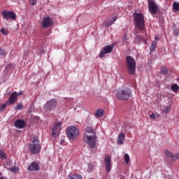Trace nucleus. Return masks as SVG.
<instances>
[{
    "mask_svg": "<svg viewBox=\"0 0 179 179\" xmlns=\"http://www.w3.org/2000/svg\"><path fill=\"white\" fill-rule=\"evenodd\" d=\"M45 52L43 50L41 52V55H43V54H44Z\"/></svg>",
    "mask_w": 179,
    "mask_h": 179,
    "instance_id": "a18cd8bd",
    "label": "nucleus"
},
{
    "mask_svg": "<svg viewBox=\"0 0 179 179\" xmlns=\"http://www.w3.org/2000/svg\"><path fill=\"white\" fill-rule=\"evenodd\" d=\"M1 33H2L3 36H8V31L6 29H5V28H1Z\"/></svg>",
    "mask_w": 179,
    "mask_h": 179,
    "instance_id": "f704fd0d",
    "label": "nucleus"
},
{
    "mask_svg": "<svg viewBox=\"0 0 179 179\" xmlns=\"http://www.w3.org/2000/svg\"><path fill=\"white\" fill-rule=\"evenodd\" d=\"M179 159V153H177L174 155V162H176V160H178Z\"/></svg>",
    "mask_w": 179,
    "mask_h": 179,
    "instance_id": "4c0bfd02",
    "label": "nucleus"
},
{
    "mask_svg": "<svg viewBox=\"0 0 179 179\" xmlns=\"http://www.w3.org/2000/svg\"><path fill=\"white\" fill-rule=\"evenodd\" d=\"M14 125L15 128H17L18 129H23V128L26 127V122L22 120H17L15 122Z\"/></svg>",
    "mask_w": 179,
    "mask_h": 179,
    "instance_id": "2eb2a0df",
    "label": "nucleus"
},
{
    "mask_svg": "<svg viewBox=\"0 0 179 179\" xmlns=\"http://www.w3.org/2000/svg\"><path fill=\"white\" fill-rule=\"evenodd\" d=\"M61 125H62V122H61L53 125L52 129V135L53 138H58V135H59V131H61Z\"/></svg>",
    "mask_w": 179,
    "mask_h": 179,
    "instance_id": "9d476101",
    "label": "nucleus"
},
{
    "mask_svg": "<svg viewBox=\"0 0 179 179\" xmlns=\"http://www.w3.org/2000/svg\"><path fill=\"white\" fill-rule=\"evenodd\" d=\"M11 94H13L14 97L16 99V102L17 101V96H22L23 94V91H20V92H14Z\"/></svg>",
    "mask_w": 179,
    "mask_h": 179,
    "instance_id": "5701e85b",
    "label": "nucleus"
},
{
    "mask_svg": "<svg viewBox=\"0 0 179 179\" xmlns=\"http://www.w3.org/2000/svg\"><path fill=\"white\" fill-rule=\"evenodd\" d=\"M66 136L70 141H76L79 136V131L75 126H71L66 129Z\"/></svg>",
    "mask_w": 179,
    "mask_h": 179,
    "instance_id": "423d86ee",
    "label": "nucleus"
},
{
    "mask_svg": "<svg viewBox=\"0 0 179 179\" xmlns=\"http://www.w3.org/2000/svg\"><path fill=\"white\" fill-rule=\"evenodd\" d=\"M29 150L31 155H38L41 152V144L38 136H34L29 145Z\"/></svg>",
    "mask_w": 179,
    "mask_h": 179,
    "instance_id": "f03ea898",
    "label": "nucleus"
},
{
    "mask_svg": "<svg viewBox=\"0 0 179 179\" xmlns=\"http://www.w3.org/2000/svg\"><path fill=\"white\" fill-rule=\"evenodd\" d=\"M52 20L50 17H45L42 21V27L43 29H48L52 26Z\"/></svg>",
    "mask_w": 179,
    "mask_h": 179,
    "instance_id": "ddd939ff",
    "label": "nucleus"
},
{
    "mask_svg": "<svg viewBox=\"0 0 179 179\" xmlns=\"http://www.w3.org/2000/svg\"><path fill=\"white\" fill-rule=\"evenodd\" d=\"M93 170H94V166L92 164H89L88 169H87L88 173H92V171H93Z\"/></svg>",
    "mask_w": 179,
    "mask_h": 179,
    "instance_id": "cd10ccee",
    "label": "nucleus"
},
{
    "mask_svg": "<svg viewBox=\"0 0 179 179\" xmlns=\"http://www.w3.org/2000/svg\"><path fill=\"white\" fill-rule=\"evenodd\" d=\"M0 176H1V173H0Z\"/></svg>",
    "mask_w": 179,
    "mask_h": 179,
    "instance_id": "09e8293b",
    "label": "nucleus"
},
{
    "mask_svg": "<svg viewBox=\"0 0 179 179\" xmlns=\"http://www.w3.org/2000/svg\"><path fill=\"white\" fill-rule=\"evenodd\" d=\"M0 159L1 160H5L6 159V153L2 150H0Z\"/></svg>",
    "mask_w": 179,
    "mask_h": 179,
    "instance_id": "bb28decb",
    "label": "nucleus"
},
{
    "mask_svg": "<svg viewBox=\"0 0 179 179\" xmlns=\"http://www.w3.org/2000/svg\"><path fill=\"white\" fill-rule=\"evenodd\" d=\"M171 90H173V92H178L179 91V86L177 84L172 85L171 86Z\"/></svg>",
    "mask_w": 179,
    "mask_h": 179,
    "instance_id": "b1692460",
    "label": "nucleus"
},
{
    "mask_svg": "<svg viewBox=\"0 0 179 179\" xmlns=\"http://www.w3.org/2000/svg\"><path fill=\"white\" fill-rule=\"evenodd\" d=\"M165 155L166 156V162H168V163H173V162H174V154H173V152L168 150H165Z\"/></svg>",
    "mask_w": 179,
    "mask_h": 179,
    "instance_id": "dca6fc26",
    "label": "nucleus"
},
{
    "mask_svg": "<svg viewBox=\"0 0 179 179\" xmlns=\"http://www.w3.org/2000/svg\"><path fill=\"white\" fill-rule=\"evenodd\" d=\"M5 55H6V52L2 49H0V57H1V58H3Z\"/></svg>",
    "mask_w": 179,
    "mask_h": 179,
    "instance_id": "72a5a7b5",
    "label": "nucleus"
},
{
    "mask_svg": "<svg viewBox=\"0 0 179 179\" xmlns=\"http://www.w3.org/2000/svg\"><path fill=\"white\" fill-rule=\"evenodd\" d=\"M0 111L1 112L3 111V109L2 108V105H0Z\"/></svg>",
    "mask_w": 179,
    "mask_h": 179,
    "instance_id": "37998d69",
    "label": "nucleus"
},
{
    "mask_svg": "<svg viewBox=\"0 0 179 179\" xmlns=\"http://www.w3.org/2000/svg\"><path fill=\"white\" fill-rule=\"evenodd\" d=\"M12 164V161L11 160H8L7 161V166H10Z\"/></svg>",
    "mask_w": 179,
    "mask_h": 179,
    "instance_id": "79ce46f5",
    "label": "nucleus"
},
{
    "mask_svg": "<svg viewBox=\"0 0 179 179\" xmlns=\"http://www.w3.org/2000/svg\"><path fill=\"white\" fill-rule=\"evenodd\" d=\"M126 64L128 73L135 75V72H136V62H135V59L131 56H127L126 57Z\"/></svg>",
    "mask_w": 179,
    "mask_h": 179,
    "instance_id": "39448f33",
    "label": "nucleus"
},
{
    "mask_svg": "<svg viewBox=\"0 0 179 179\" xmlns=\"http://www.w3.org/2000/svg\"><path fill=\"white\" fill-rule=\"evenodd\" d=\"M161 73L166 75L167 73V69L166 67H163L161 70Z\"/></svg>",
    "mask_w": 179,
    "mask_h": 179,
    "instance_id": "c9c22d12",
    "label": "nucleus"
},
{
    "mask_svg": "<svg viewBox=\"0 0 179 179\" xmlns=\"http://www.w3.org/2000/svg\"><path fill=\"white\" fill-rule=\"evenodd\" d=\"M74 111H76V108H74Z\"/></svg>",
    "mask_w": 179,
    "mask_h": 179,
    "instance_id": "49530a36",
    "label": "nucleus"
},
{
    "mask_svg": "<svg viewBox=\"0 0 179 179\" xmlns=\"http://www.w3.org/2000/svg\"><path fill=\"white\" fill-rule=\"evenodd\" d=\"M117 20V16H113L112 18L108 19L106 22H105V24L106 26H111L114 22Z\"/></svg>",
    "mask_w": 179,
    "mask_h": 179,
    "instance_id": "6ab92c4d",
    "label": "nucleus"
},
{
    "mask_svg": "<svg viewBox=\"0 0 179 179\" xmlns=\"http://www.w3.org/2000/svg\"><path fill=\"white\" fill-rule=\"evenodd\" d=\"M173 34H174V36H178L179 30L178 29H174Z\"/></svg>",
    "mask_w": 179,
    "mask_h": 179,
    "instance_id": "58836bf2",
    "label": "nucleus"
},
{
    "mask_svg": "<svg viewBox=\"0 0 179 179\" xmlns=\"http://www.w3.org/2000/svg\"><path fill=\"white\" fill-rule=\"evenodd\" d=\"M155 41H157H157H159V37L155 36Z\"/></svg>",
    "mask_w": 179,
    "mask_h": 179,
    "instance_id": "c03bdc74",
    "label": "nucleus"
},
{
    "mask_svg": "<svg viewBox=\"0 0 179 179\" xmlns=\"http://www.w3.org/2000/svg\"><path fill=\"white\" fill-rule=\"evenodd\" d=\"M10 171H11V173H17V171H19V168L18 167H12L10 169Z\"/></svg>",
    "mask_w": 179,
    "mask_h": 179,
    "instance_id": "473e14b6",
    "label": "nucleus"
},
{
    "mask_svg": "<svg viewBox=\"0 0 179 179\" xmlns=\"http://www.w3.org/2000/svg\"><path fill=\"white\" fill-rule=\"evenodd\" d=\"M122 132H127V127H125V126H123L122 127Z\"/></svg>",
    "mask_w": 179,
    "mask_h": 179,
    "instance_id": "ea45409f",
    "label": "nucleus"
},
{
    "mask_svg": "<svg viewBox=\"0 0 179 179\" xmlns=\"http://www.w3.org/2000/svg\"><path fill=\"white\" fill-rule=\"evenodd\" d=\"M116 96L118 100H120L121 101L129 100V99L132 97V90L128 87H124L117 90Z\"/></svg>",
    "mask_w": 179,
    "mask_h": 179,
    "instance_id": "7ed1b4c3",
    "label": "nucleus"
},
{
    "mask_svg": "<svg viewBox=\"0 0 179 179\" xmlns=\"http://www.w3.org/2000/svg\"><path fill=\"white\" fill-rule=\"evenodd\" d=\"M124 160H125L126 164H128V163H129L130 158H129V155L128 154L124 155Z\"/></svg>",
    "mask_w": 179,
    "mask_h": 179,
    "instance_id": "7c9ffc66",
    "label": "nucleus"
},
{
    "mask_svg": "<svg viewBox=\"0 0 179 179\" xmlns=\"http://www.w3.org/2000/svg\"><path fill=\"white\" fill-rule=\"evenodd\" d=\"M0 179H3V178H0Z\"/></svg>",
    "mask_w": 179,
    "mask_h": 179,
    "instance_id": "de8ad7c7",
    "label": "nucleus"
},
{
    "mask_svg": "<svg viewBox=\"0 0 179 179\" xmlns=\"http://www.w3.org/2000/svg\"><path fill=\"white\" fill-rule=\"evenodd\" d=\"M113 50H114V45H108L102 48L99 53V58H104L106 55L113 52Z\"/></svg>",
    "mask_w": 179,
    "mask_h": 179,
    "instance_id": "6e6552de",
    "label": "nucleus"
},
{
    "mask_svg": "<svg viewBox=\"0 0 179 179\" xmlns=\"http://www.w3.org/2000/svg\"><path fill=\"white\" fill-rule=\"evenodd\" d=\"M104 164H106V171L110 173L111 171V157L110 155L105 157Z\"/></svg>",
    "mask_w": 179,
    "mask_h": 179,
    "instance_id": "4468645a",
    "label": "nucleus"
},
{
    "mask_svg": "<svg viewBox=\"0 0 179 179\" xmlns=\"http://www.w3.org/2000/svg\"><path fill=\"white\" fill-rule=\"evenodd\" d=\"M57 106H58V101L57 99H51L44 104L43 110L46 113H50L51 111H54V110L57 108Z\"/></svg>",
    "mask_w": 179,
    "mask_h": 179,
    "instance_id": "0eeeda50",
    "label": "nucleus"
},
{
    "mask_svg": "<svg viewBox=\"0 0 179 179\" xmlns=\"http://www.w3.org/2000/svg\"><path fill=\"white\" fill-rule=\"evenodd\" d=\"M2 16L6 20H15L16 19V14L13 11L3 10Z\"/></svg>",
    "mask_w": 179,
    "mask_h": 179,
    "instance_id": "1a4fd4ad",
    "label": "nucleus"
},
{
    "mask_svg": "<svg viewBox=\"0 0 179 179\" xmlns=\"http://www.w3.org/2000/svg\"><path fill=\"white\" fill-rule=\"evenodd\" d=\"M29 3L32 6H34L37 3V0H29Z\"/></svg>",
    "mask_w": 179,
    "mask_h": 179,
    "instance_id": "e433bc0d",
    "label": "nucleus"
},
{
    "mask_svg": "<svg viewBox=\"0 0 179 179\" xmlns=\"http://www.w3.org/2000/svg\"><path fill=\"white\" fill-rule=\"evenodd\" d=\"M170 110H171V108L169 106H164V109H162V113H164L165 114H167L170 112Z\"/></svg>",
    "mask_w": 179,
    "mask_h": 179,
    "instance_id": "393cba45",
    "label": "nucleus"
},
{
    "mask_svg": "<svg viewBox=\"0 0 179 179\" xmlns=\"http://www.w3.org/2000/svg\"><path fill=\"white\" fill-rule=\"evenodd\" d=\"M122 40V44H123V45H124L125 44H127L129 38H128V37L127 36V34H125L123 36Z\"/></svg>",
    "mask_w": 179,
    "mask_h": 179,
    "instance_id": "a878e982",
    "label": "nucleus"
},
{
    "mask_svg": "<svg viewBox=\"0 0 179 179\" xmlns=\"http://www.w3.org/2000/svg\"><path fill=\"white\" fill-rule=\"evenodd\" d=\"M16 103V99L13 94H10L8 101L3 105H1V108H3V111L8 107V106H12Z\"/></svg>",
    "mask_w": 179,
    "mask_h": 179,
    "instance_id": "f8f14e48",
    "label": "nucleus"
},
{
    "mask_svg": "<svg viewBox=\"0 0 179 179\" xmlns=\"http://www.w3.org/2000/svg\"><path fill=\"white\" fill-rule=\"evenodd\" d=\"M157 47V41L152 42L150 46V54H152V52L156 50Z\"/></svg>",
    "mask_w": 179,
    "mask_h": 179,
    "instance_id": "412c9836",
    "label": "nucleus"
},
{
    "mask_svg": "<svg viewBox=\"0 0 179 179\" xmlns=\"http://www.w3.org/2000/svg\"><path fill=\"white\" fill-rule=\"evenodd\" d=\"M134 17L136 29H138L140 31H143L145 30V17L143 15L139 13H134Z\"/></svg>",
    "mask_w": 179,
    "mask_h": 179,
    "instance_id": "20e7f679",
    "label": "nucleus"
},
{
    "mask_svg": "<svg viewBox=\"0 0 179 179\" xmlns=\"http://www.w3.org/2000/svg\"><path fill=\"white\" fill-rule=\"evenodd\" d=\"M23 108V103H17V106H15V110H22Z\"/></svg>",
    "mask_w": 179,
    "mask_h": 179,
    "instance_id": "c85d7f7f",
    "label": "nucleus"
},
{
    "mask_svg": "<svg viewBox=\"0 0 179 179\" xmlns=\"http://www.w3.org/2000/svg\"><path fill=\"white\" fill-rule=\"evenodd\" d=\"M29 171H38L40 170V165L36 162H32L28 166Z\"/></svg>",
    "mask_w": 179,
    "mask_h": 179,
    "instance_id": "f3484780",
    "label": "nucleus"
},
{
    "mask_svg": "<svg viewBox=\"0 0 179 179\" xmlns=\"http://www.w3.org/2000/svg\"><path fill=\"white\" fill-rule=\"evenodd\" d=\"M148 9L152 15L157 13V5L152 0H148Z\"/></svg>",
    "mask_w": 179,
    "mask_h": 179,
    "instance_id": "9b49d317",
    "label": "nucleus"
},
{
    "mask_svg": "<svg viewBox=\"0 0 179 179\" xmlns=\"http://www.w3.org/2000/svg\"><path fill=\"white\" fill-rule=\"evenodd\" d=\"M150 117L151 120H156V116H155V114L150 115Z\"/></svg>",
    "mask_w": 179,
    "mask_h": 179,
    "instance_id": "a19ab883",
    "label": "nucleus"
},
{
    "mask_svg": "<svg viewBox=\"0 0 179 179\" xmlns=\"http://www.w3.org/2000/svg\"><path fill=\"white\" fill-rule=\"evenodd\" d=\"M124 141H125V134L121 133L118 135L117 143L118 145H124Z\"/></svg>",
    "mask_w": 179,
    "mask_h": 179,
    "instance_id": "a211bd4d",
    "label": "nucleus"
},
{
    "mask_svg": "<svg viewBox=\"0 0 179 179\" xmlns=\"http://www.w3.org/2000/svg\"><path fill=\"white\" fill-rule=\"evenodd\" d=\"M173 8L175 10H179V3H177L176 2H174L173 4Z\"/></svg>",
    "mask_w": 179,
    "mask_h": 179,
    "instance_id": "2f4dec72",
    "label": "nucleus"
},
{
    "mask_svg": "<svg viewBox=\"0 0 179 179\" xmlns=\"http://www.w3.org/2000/svg\"><path fill=\"white\" fill-rule=\"evenodd\" d=\"M136 41H138V43H141V41H143V43H145L146 44L148 41L146 39H145V38H143L136 35Z\"/></svg>",
    "mask_w": 179,
    "mask_h": 179,
    "instance_id": "4be33fe9",
    "label": "nucleus"
},
{
    "mask_svg": "<svg viewBox=\"0 0 179 179\" xmlns=\"http://www.w3.org/2000/svg\"><path fill=\"white\" fill-rule=\"evenodd\" d=\"M96 141H97V136L94 130L90 127H87L84 135V142L87 143L91 149H93L96 146Z\"/></svg>",
    "mask_w": 179,
    "mask_h": 179,
    "instance_id": "f257e3e1",
    "label": "nucleus"
},
{
    "mask_svg": "<svg viewBox=\"0 0 179 179\" xmlns=\"http://www.w3.org/2000/svg\"><path fill=\"white\" fill-rule=\"evenodd\" d=\"M103 115L104 114L103 113V109L99 108L96 110L95 117H96V118H101V117H103Z\"/></svg>",
    "mask_w": 179,
    "mask_h": 179,
    "instance_id": "aec40b11",
    "label": "nucleus"
},
{
    "mask_svg": "<svg viewBox=\"0 0 179 179\" xmlns=\"http://www.w3.org/2000/svg\"><path fill=\"white\" fill-rule=\"evenodd\" d=\"M69 179H82V176L80 175L75 174L71 176Z\"/></svg>",
    "mask_w": 179,
    "mask_h": 179,
    "instance_id": "c756f323",
    "label": "nucleus"
}]
</instances>
